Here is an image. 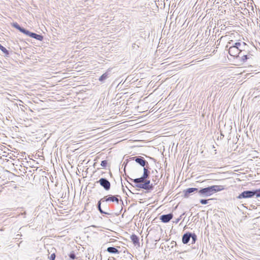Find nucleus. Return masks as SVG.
Returning <instances> with one entry per match:
<instances>
[{
	"instance_id": "obj_1",
	"label": "nucleus",
	"mask_w": 260,
	"mask_h": 260,
	"mask_svg": "<svg viewBox=\"0 0 260 260\" xmlns=\"http://www.w3.org/2000/svg\"><path fill=\"white\" fill-rule=\"evenodd\" d=\"M255 196L256 198L260 197V188L244 190L240 193L236 198L239 200L246 199L252 198Z\"/></svg>"
},
{
	"instance_id": "obj_2",
	"label": "nucleus",
	"mask_w": 260,
	"mask_h": 260,
	"mask_svg": "<svg viewBox=\"0 0 260 260\" xmlns=\"http://www.w3.org/2000/svg\"><path fill=\"white\" fill-rule=\"evenodd\" d=\"M133 187H137L146 190L147 192H150L154 189L155 185H157V183H151L150 180L146 179L143 182L135 183L134 185L131 184Z\"/></svg>"
},
{
	"instance_id": "obj_3",
	"label": "nucleus",
	"mask_w": 260,
	"mask_h": 260,
	"mask_svg": "<svg viewBox=\"0 0 260 260\" xmlns=\"http://www.w3.org/2000/svg\"><path fill=\"white\" fill-rule=\"evenodd\" d=\"M149 170V166L145 167L143 168V173L140 177L135 179H132L129 177H128V178L131 181H133L134 183L143 182L145 180H146V179H149L150 174V171Z\"/></svg>"
},
{
	"instance_id": "obj_4",
	"label": "nucleus",
	"mask_w": 260,
	"mask_h": 260,
	"mask_svg": "<svg viewBox=\"0 0 260 260\" xmlns=\"http://www.w3.org/2000/svg\"><path fill=\"white\" fill-rule=\"evenodd\" d=\"M103 198V200L105 201V202L115 203L117 205L121 203L122 205H123V202L119 195L108 194L104 196Z\"/></svg>"
},
{
	"instance_id": "obj_5",
	"label": "nucleus",
	"mask_w": 260,
	"mask_h": 260,
	"mask_svg": "<svg viewBox=\"0 0 260 260\" xmlns=\"http://www.w3.org/2000/svg\"><path fill=\"white\" fill-rule=\"evenodd\" d=\"M212 195L210 186L198 188V198H206Z\"/></svg>"
},
{
	"instance_id": "obj_6",
	"label": "nucleus",
	"mask_w": 260,
	"mask_h": 260,
	"mask_svg": "<svg viewBox=\"0 0 260 260\" xmlns=\"http://www.w3.org/2000/svg\"><path fill=\"white\" fill-rule=\"evenodd\" d=\"M198 188L196 187H189L183 191V197L185 198H188L190 196L194 195L196 198H198Z\"/></svg>"
},
{
	"instance_id": "obj_7",
	"label": "nucleus",
	"mask_w": 260,
	"mask_h": 260,
	"mask_svg": "<svg viewBox=\"0 0 260 260\" xmlns=\"http://www.w3.org/2000/svg\"><path fill=\"white\" fill-rule=\"evenodd\" d=\"M130 159L135 160L138 164L143 168L149 166L148 162L142 156H137L131 157Z\"/></svg>"
},
{
	"instance_id": "obj_8",
	"label": "nucleus",
	"mask_w": 260,
	"mask_h": 260,
	"mask_svg": "<svg viewBox=\"0 0 260 260\" xmlns=\"http://www.w3.org/2000/svg\"><path fill=\"white\" fill-rule=\"evenodd\" d=\"M96 183H99L106 191H109L111 188V183L106 178H101Z\"/></svg>"
},
{
	"instance_id": "obj_9",
	"label": "nucleus",
	"mask_w": 260,
	"mask_h": 260,
	"mask_svg": "<svg viewBox=\"0 0 260 260\" xmlns=\"http://www.w3.org/2000/svg\"><path fill=\"white\" fill-rule=\"evenodd\" d=\"M173 217V214L170 213L167 214H162L159 217V219L163 223L169 222Z\"/></svg>"
},
{
	"instance_id": "obj_10",
	"label": "nucleus",
	"mask_w": 260,
	"mask_h": 260,
	"mask_svg": "<svg viewBox=\"0 0 260 260\" xmlns=\"http://www.w3.org/2000/svg\"><path fill=\"white\" fill-rule=\"evenodd\" d=\"M229 54L233 57H239L240 54V52H239V49L236 48L235 47H233L232 46L229 45Z\"/></svg>"
},
{
	"instance_id": "obj_11",
	"label": "nucleus",
	"mask_w": 260,
	"mask_h": 260,
	"mask_svg": "<svg viewBox=\"0 0 260 260\" xmlns=\"http://www.w3.org/2000/svg\"><path fill=\"white\" fill-rule=\"evenodd\" d=\"M209 186L212 194L217 192L223 190L225 189L224 186L223 185H214Z\"/></svg>"
},
{
	"instance_id": "obj_12",
	"label": "nucleus",
	"mask_w": 260,
	"mask_h": 260,
	"mask_svg": "<svg viewBox=\"0 0 260 260\" xmlns=\"http://www.w3.org/2000/svg\"><path fill=\"white\" fill-rule=\"evenodd\" d=\"M191 232H186L185 234H184L182 237V242L184 244H187L190 239L191 237Z\"/></svg>"
},
{
	"instance_id": "obj_13",
	"label": "nucleus",
	"mask_w": 260,
	"mask_h": 260,
	"mask_svg": "<svg viewBox=\"0 0 260 260\" xmlns=\"http://www.w3.org/2000/svg\"><path fill=\"white\" fill-rule=\"evenodd\" d=\"M241 42L242 41L240 40H238L236 42H234V41L233 40H230L228 42V45L226 46L225 48L227 49L229 47V45H231L233 47H235L239 50V46H240V44L241 43Z\"/></svg>"
},
{
	"instance_id": "obj_14",
	"label": "nucleus",
	"mask_w": 260,
	"mask_h": 260,
	"mask_svg": "<svg viewBox=\"0 0 260 260\" xmlns=\"http://www.w3.org/2000/svg\"><path fill=\"white\" fill-rule=\"evenodd\" d=\"M131 240L135 246H140L139 238L135 234H133L130 237Z\"/></svg>"
},
{
	"instance_id": "obj_15",
	"label": "nucleus",
	"mask_w": 260,
	"mask_h": 260,
	"mask_svg": "<svg viewBox=\"0 0 260 260\" xmlns=\"http://www.w3.org/2000/svg\"><path fill=\"white\" fill-rule=\"evenodd\" d=\"M248 45L246 43L241 42L239 46V52H240V54L243 51L246 52L247 50H248Z\"/></svg>"
},
{
	"instance_id": "obj_16",
	"label": "nucleus",
	"mask_w": 260,
	"mask_h": 260,
	"mask_svg": "<svg viewBox=\"0 0 260 260\" xmlns=\"http://www.w3.org/2000/svg\"><path fill=\"white\" fill-rule=\"evenodd\" d=\"M110 70H109L103 75H102L100 77L99 80L101 82H104V81L109 77L110 74Z\"/></svg>"
},
{
	"instance_id": "obj_17",
	"label": "nucleus",
	"mask_w": 260,
	"mask_h": 260,
	"mask_svg": "<svg viewBox=\"0 0 260 260\" xmlns=\"http://www.w3.org/2000/svg\"><path fill=\"white\" fill-rule=\"evenodd\" d=\"M12 26L14 27L15 28L18 30L20 32L23 34L24 31H25V28L21 27L17 22H15L11 23Z\"/></svg>"
},
{
	"instance_id": "obj_18",
	"label": "nucleus",
	"mask_w": 260,
	"mask_h": 260,
	"mask_svg": "<svg viewBox=\"0 0 260 260\" xmlns=\"http://www.w3.org/2000/svg\"><path fill=\"white\" fill-rule=\"evenodd\" d=\"M246 52H247V54H244L241 57V60L243 62H246L248 59L250 58L252 56L251 52L250 50H248Z\"/></svg>"
},
{
	"instance_id": "obj_19",
	"label": "nucleus",
	"mask_w": 260,
	"mask_h": 260,
	"mask_svg": "<svg viewBox=\"0 0 260 260\" xmlns=\"http://www.w3.org/2000/svg\"><path fill=\"white\" fill-rule=\"evenodd\" d=\"M107 251L111 254H118L120 253V251L115 247H108Z\"/></svg>"
},
{
	"instance_id": "obj_20",
	"label": "nucleus",
	"mask_w": 260,
	"mask_h": 260,
	"mask_svg": "<svg viewBox=\"0 0 260 260\" xmlns=\"http://www.w3.org/2000/svg\"><path fill=\"white\" fill-rule=\"evenodd\" d=\"M0 50L5 54V56H9L10 55V51L0 44Z\"/></svg>"
},
{
	"instance_id": "obj_21",
	"label": "nucleus",
	"mask_w": 260,
	"mask_h": 260,
	"mask_svg": "<svg viewBox=\"0 0 260 260\" xmlns=\"http://www.w3.org/2000/svg\"><path fill=\"white\" fill-rule=\"evenodd\" d=\"M36 33H35L34 32L30 31L27 29H25V31L23 32V34L25 35L26 36L29 37L31 38H34V36L35 35Z\"/></svg>"
},
{
	"instance_id": "obj_22",
	"label": "nucleus",
	"mask_w": 260,
	"mask_h": 260,
	"mask_svg": "<svg viewBox=\"0 0 260 260\" xmlns=\"http://www.w3.org/2000/svg\"><path fill=\"white\" fill-rule=\"evenodd\" d=\"M190 239H191V244H194L197 240V236L194 233L191 232Z\"/></svg>"
},
{
	"instance_id": "obj_23",
	"label": "nucleus",
	"mask_w": 260,
	"mask_h": 260,
	"mask_svg": "<svg viewBox=\"0 0 260 260\" xmlns=\"http://www.w3.org/2000/svg\"><path fill=\"white\" fill-rule=\"evenodd\" d=\"M34 39H35L36 40L40 41H42L44 39V36L42 35L36 34L34 36Z\"/></svg>"
},
{
	"instance_id": "obj_24",
	"label": "nucleus",
	"mask_w": 260,
	"mask_h": 260,
	"mask_svg": "<svg viewBox=\"0 0 260 260\" xmlns=\"http://www.w3.org/2000/svg\"><path fill=\"white\" fill-rule=\"evenodd\" d=\"M212 199H209L208 200L205 199H201L200 200V203L202 205H206L208 203V201L210 200H212Z\"/></svg>"
},
{
	"instance_id": "obj_25",
	"label": "nucleus",
	"mask_w": 260,
	"mask_h": 260,
	"mask_svg": "<svg viewBox=\"0 0 260 260\" xmlns=\"http://www.w3.org/2000/svg\"><path fill=\"white\" fill-rule=\"evenodd\" d=\"M97 208H98V210L99 211V212L102 214H105V215H111V213H108L107 212H106L105 211H104L101 206V207H97Z\"/></svg>"
},
{
	"instance_id": "obj_26",
	"label": "nucleus",
	"mask_w": 260,
	"mask_h": 260,
	"mask_svg": "<svg viewBox=\"0 0 260 260\" xmlns=\"http://www.w3.org/2000/svg\"><path fill=\"white\" fill-rule=\"evenodd\" d=\"M158 176L156 174H155L154 176H153L152 179V183H157V184L159 181V179H158Z\"/></svg>"
},
{
	"instance_id": "obj_27",
	"label": "nucleus",
	"mask_w": 260,
	"mask_h": 260,
	"mask_svg": "<svg viewBox=\"0 0 260 260\" xmlns=\"http://www.w3.org/2000/svg\"><path fill=\"white\" fill-rule=\"evenodd\" d=\"M69 256L71 259H75L76 257L75 253L74 251L70 252L69 254Z\"/></svg>"
},
{
	"instance_id": "obj_28",
	"label": "nucleus",
	"mask_w": 260,
	"mask_h": 260,
	"mask_svg": "<svg viewBox=\"0 0 260 260\" xmlns=\"http://www.w3.org/2000/svg\"><path fill=\"white\" fill-rule=\"evenodd\" d=\"M108 165V161L107 160H104L101 161V166L105 168Z\"/></svg>"
},
{
	"instance_id": "obj_29",
	"label": "nucleus",
	"mask_w": 260,
	"mask_h": 260,
	"mask_svg": "<svg viewBox=\"0 0 260 260\" xmlns=\"http://www.w3.org/2000/svg\"><path fill=\"white\" fill-rule=\"evenodd\" d=\"M103 199H104V198H102L98 202L97 207H101L102 203L105 202V201L103 200Z\"/></svg>"
},
{
	"instance_id": "obj_30",
	"label": "nucleus",
	"mask_w": 260,
	"mask_h": 260,
	"mask_svg": "<svg viewBox=\"0 0 260 260\" xmlns=\"http://www.w3.org/2000/svg\"><path fill=\"white\" fill-rule=\"evenodd\" d=\"M55 257H56V255H55V253H53L49 257V258L50 260H55Z\"/></svg>"
},
{
	"instance_id": "obj_31",
	"label": "nucleus",
	"mask_w": 260,
	"mask_h": 260,
	"mask_svg": "<svg viewBox=\"0 0 260 260\" xmlns=\"http://www.w3.org/2000/svg\"><path fill=\"white\" fill-rule=\"evenodd\" d=\"M185 213H183L179 217L176 219L175 221H173L174 223H177L179 222V221L181 220L182 216Z\"/></svg>"
},
{
	"instance_id": "obj_32",
	"label": "nucleus",
	"mask_w": 260,
	"mask_h": 260,
	"mask_svg": "<svg viewBox=\"0 0 260 260\" xmlns=\"http://www.w3.org/2000/svg\"><path fill=\"white\" fill-rule=\"evenodd\" d=\"M22 236L21 232H20L19 234H17L16 235V238L15 239H21V237Z\"/></svg>"
},
{
	"instance_id": "obj_33",
	"label": "nucleus",
	"mask_w": 260,
	"mask_h": 260,
	"mask_svg": "<svg viewBox=\"0 0 260 260\" xmlns=\"http://www.w3.org/2000/svg\"><path fill=\"white\" fill-rule=\"evenodd\" d=\"M26 212H25V211H24V212L21 213V215H26Z\"/></svg>"
},
{
	"instance_id": "obj_34",
	"label": "nucleus",
	"mask_w": 260,
	"mask_h": 260,
	"mask_svg": "<svg viewBox=\"0 0 260 260\" xmlns=\"http://www.w3.org/2000/svg\"><path fill=\"white\" fill-rule=\"evenodd\" d=\"M174 243L175 244V245H176V242H175V241H172L171 244H172V246H173V244H174Z\"/></svg>"
},
{
	"instance_id": "obj_35",
	"label": "nucleus",
	"mask_w": 260,
	"mask_h": 260,
	"mask_svg": "<svg viewBox=\"0 0 260 260\" xmlns=\"http://www.w3.org/2000/svg\"><path fill=\"white\" fill-rule=\"evenodd\" d=\"M154 172H155L156 174L157 173V170H155L154 171H153H153H152V172H151V173L153 174V173H154Z\"/></svg>"
},
{
	"instance_id": "obj_36",
	"label": "nucleus",
	"mask_w": 260,
	"mask_h": 260,
	"mask_svg": "<svg viewBox=\"0 0 260 260\" xmlns=\"http://www.w3.org/2000/svg\"><path fill=\"white\" fill-rule=\"evenodd\" d=\"M224 137V135L221 133L220 134V139H221V138H223Z\"/></svg>"
},
{
	"instance_id": "obj_37",
	"label": "nucleus",
	"mask_w": 260,
	"mask_h": 260,
	"mask_svg": "<svg viewBox=\"0 0 260 260\" xmlns=\"http://www.w3.org/2000/svg\"><path fill=\"white\" fill-rule=\"evenodd\" d=\"M63 197V193H62L61 196H60V198H62Z\"/></svg>"
},
{
	"instance_id": "obj_38",
	"label": "nucleus",
	"mask_w": 260,
	"mask_h": 260,
	"mask_svg": "<svg viewBox=\"0 0 260 260\" xmlns=\"http://www.w3.org/2000/svg\"><path fill=\"white\" fill-rule=\"evenodd\" d=\"M125 168H126V165H125L124 168V171H125Z\"/></svg>"
},
{
	"instance_id": "obj_39",
	"label": "nucleus",
	"mask_w": 260,
	"mask_h": 260,
	"mask_svg": "<svg viewBox=\"0 0 260 260\" xmlns=\"http://www.w3.org/2000/svg\"><path fill=\"white\" fill-rule=\"evenodd\" d=\"M122 189H123V191L124 192V189L123 188Z\"/></svg>"
}]
</instances>
